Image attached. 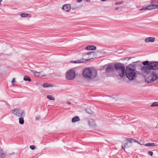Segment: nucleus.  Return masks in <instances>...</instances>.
Masks as SVG:
<instances>
[{
	"instance_id": "9d476101",
	"label": "nucleus",
	"mask_w": 158,
	"mask_h": 158,
	"mask_svg": "<svg viewBox=\"0 0 158 158\" xmlns=\"http://www.w3.org/2000/svg\"><path fill=\"white\" fill-rule=\"evenodd\" d=\"M114 71V66L112 64L108 65L106 69V71L108 73H112Z\"/></svg>"
},
{
	"instance_id": "6e6552de",
	"label": "nucleus",
	"mask_w": 158,
	"mask_h": 158,
	"mask_svg": "<svg viewBox=\"0 0 158 158\" xmlns=\"http://www.w3.org/2000/svg\"><path fill=\"white\" fill-rule=\"evenodd\" d=\"M151 70H154L158 69V62L152 61L148 63Z\"/></svg>"
},
{
	"instance_id": "58836bf2",
	"label": "nucleus",
	"mask_w": 158,
	"mask_h": 158,
	"mask_svg": "<svg viewBox=\"0 0 158 158\" xmlns=\"http://www.w3.org/2000/svg\"><path fill=\"white\" fill-rule=\"evenodd\" d=\"M135 142L138 143L140 144V143L139 142V141L138 140H136V141H135Z\"/></svg>"
},
{
	"instance_id": "cd10ccee",
	"label": "nucleus",
	"mask_w": 158,
	"mask_h": 158,
	"mask_svg": "<svg viewBox=\"0 0 158 158\" xmlns=\"http://www.w3.org/2000/svg\"><path fill=\"white\" fill-rule=\"evenodd\" d=\"M86 110L88 113L90 114H92V111H91L89 109H86Z\"/></svg>"
},
{
	"instance_id": "a19ab883",
	"label": "nucleus",
	"mask_w": 158,
	"mask_h": 158,
	"mask_svg": "<svg viewBox=\"0 0 158 158\" xmlns=\"http://www.w3.org/2000/svg\"><path fill=\"white\" fill-rule=\"evenodd\" d=\"M129 146H128L127 145V144L126 146V148H128Z\"/></svg>"
},
{
	"instance_id": "ddd939ff",
	"label": "nucleus",
	"mask_w": 158,
	"mask_h": 158,
	"mask_svg": "<svg viewBox=\"0 0 158 158\" xmlns=\"http://www.w3.org/2000/svg\"><path fill=\"white\" fill-rule=\"evenodd\" d=\"M155 38L154 37H149L145 40L146 42H153L155 40Z\"/></svg>"
},
{
	"instance_id": "f8f14e48",
	"label": "nucleus",
	"mask_w": 158,
	"mask_h": 158,
	"mask_svg": "<svg viewBox=\"0 0 158 158\" xmlns=\"http://www.w3.org/2000/svg\"><path fill=\"white\" fill-rule=\"evenodd\" d=\"M89 126L91 128H94L96 127L94 121L92 119H90L88 121Z\"/></svg>"
},
{
	"instance_id": "4c0bfd02",
	"label": "nucleus",
	"mask_w": 158,
	"mask_h": 158,
	"mask_svg": "<svg viewBox=\"0 0 158 158\" xmlns=\"http://www.w3.org/2000/svg\"><path fill=\"white\" fill-rule=\"evenodd\" d=\"M67 104H71V102H69L68 101H67Z\"/></svg>"
},
{
	"instance_id": "bb28decb",
	"label": "nucleus",
	"mask_w": 158,
	"mask_h": 158,
	"mask_svg": "<svg viewBox=\"0 0 158 158\" xmlns=\"http://www.w3.org/2000/svg\"><path fill=\"white\" fill-rule=\"evenodd\" d=\"M124 2L123 1H121L119 2H115V4L117 5H120L123 4L124 3Z\"/></svg>"
},
{
	"instance_id": "a18cd8bd",
	"label": "nucleus",
	"mask_w": 158,
	"mask_h": 158,
	"mask_svg": "<svg viewBox=\"0 0 158 158\" xmlns=\"http://www.w3.org/2000/svg\"><path fill=\"white\" fill-rule=\"evenodd\" d=\"M2 0H0V2H2Z\"/></svg>"
},
{
	"instance_id": "c9c22d12",
	"label": "nucleus",
	"mask_w": 158,
	"mask_h": 158,
	"mask_svg": "<svg viewBox=\"0 0 158 158\" xmlns=\"http://www.w3.org/2000/svg\"><path fill=\"white\" fill-rule=\"evenodd\" d=\"M82 0H77V2H82Z\"/></svg>"
},
{
	"instance_id": "423d86ee",
	"label": "nucleus",
	"mask_w": 158,
	"mask_h": 158,
	"mask_svg": "<svg viewBox=\"0 0 158 158\" xmlns=\"http://www.w3.org/2000/svg\"><path fill=\"white\" fill-rule=\"evenodd\" d=\"M10 111L15 115L19 117H24L25 116V114L24 111L20 109L16 108Z\"/></svg>"
},
{
	"instance_id": "4be33fe9",
	"label": "nucleus",
	"mask_w": 158,
	"mask_h": 158,
	"mask_svg": "<svg viewBox=\"0 0 158 158\" xmlns=\"http://www.w3.org/2000/svg\"><path fill=\"white\" fill-rule=\"evenodd\" d=\"M19 123L21 124H24V120L23 117H20L19 118Z\"/></svg>"
},
{
	"instance_id": "f3484780",
	"label": "nucleus",
	"mask_w": 158,
	"mask_h": 158,
	"mask_svg": "<svg viewBox=\"0 0 158 158\" xmlns=\"http://www.w3.org/2000/svg\"><path fill=\"white\" fill-rule=\"evenodd\" d=\"M80 119L79 117L76 116L73 118L72 119V122L73 123H75L78 121L80 120Z\"/></svg>"
},
{
	"instance_id": "0eeeda50",
	"label": "nucleus",
	"mask_w": 158,
	"mask_h": 158,
	"mask_svg": "<svg viewBox=\"0 0 158 158\" xmlns=\"http://www.w3.org/2000/svg\"><path fill=\"white\" fill-rule=\"evenodd\" d=\"M75 73L73 70H69L66 74V77L67 80H72L75 77Z\"/></svg>"
},
{
	"instance_id": "dca6fc26",
	"label": "nucleus",
	"mask_w": 158,
	"mask_h": 158,
	"mask_svg": "<svg viewBox=\"0 0 158 158\" xmlns=\"http://www.w3.org/2000/svg\"><path fill=\"white\" fill-rule=\"evenodd\" d=\"M20 16L22 17H28L29 18H31V17L30 14L26 13L21 14Z\"/></svg>"
},
{
	"instance_id": "a878e982",
	"label": "nucleus",
	"mask_w": 158,
	"mask_h": 158,
	"mask_svg": "<svg viewBox=\"0 0 158 158\" xmlns=\"http://www.w3.org/2000/svg\"><path fill=\"white\" fill-rule=\"evenodd\" d=\"M158 106V102H154L151 105V106Z\"/></svg>"
},
{
	"instance_id": "aec40b11",
	"label": "nucleus",
	"mask_w": 158,
	"mask_h": 158,
	"mask_svg": "<svg viewBox=\"0 0 158 158\" xmlns=\"http://www.w3.org/2000/svg\"><path fill=\"white\" fill-rule=\"evenodd\" d=\"M144 145L146 146H154L156 145L155 143H147L144 144Z\"/></svg>"
},
{
	"instance_id": "9b49d317",
	"label": "nucleus",
	"mask_w": 158,
	"mask_h": 158,
	"mask_svg": "<svg viewBox=\"0 0 158 158\" xmlns=\"http://www.w3.org/2000/svg\"><path fill=\"white\" fill-rule=\"evenodd\" d=\"M62 9L66 12H69L70 11L71 9V6L69 4H66L64 5L62 7Z\"/></svg>"
},
{
	"instance_id": "f03ea898",
	"label": "nucleus",
	"mask_w": 158,
	"mask_h": 158,
	"mask_svg": "<svg viewBox=\"0 0 158 158\" xmlns=\"http://www.w3.org/2000/svg\"><path fill=\"white\" fill-rule=\"evenodd\" d=\"M136 64L140 65L141 64V62L140 61L133 62L132 64H129L127 67L126 76L130 80H133L136 77L135 71Z\"/></svg>"
},
{
	"instance_id": "e433bc0d",
	"label": "nucleus",
	"mask_w": 158,
	"mask_h": 158,
	"mask_svg": "<svg viewBox=\"0 0 158 158\" xmlns=\"http://www.w3.org/2000/svg\"><path fill=\"white\" fill-rule=\"evenodd\" d=\"M158 128V124H157L156 126L155 127V128Z\"/></svg>"
},
{
	"instance_id": "ea45409f",
	"label": "nucleus",
	"mask_w": 158,
	"mask_h": 158,
	"mask_svg": "<svg viewBox=\"0 0 158 158\" xmlns=\"http://www.w3.org/2000/svg\"><path fill=\"white\" fill-rule=\"evenodd\" d=\"M119 9V8L118 7H116L115 8V10H118Z\"/></svg>"
},
{
	"instance_id": "5701e85b",
	"label": "nucleus",
	"mask_w": 158,
	"mask_h": 158,
	"mask_svg": "<svg viewBox=\"0 0 158 158\" xmlns=\"http://www.w3.org/2000/svg\"><path fill=\"white\" fill-rule=\"evenodd\" d=\"M23 80L25 81H31V78L27 76H25L23 78Z\"/></svg>"
},
{
	"instance_id": "f704fd0d",
	"label": "nucleus",
	"mask_w": 158,
	"mask_h": 158,
	"mask_svg": "<svg viewBox=\"0 0 158 158\" xmlns=\"http://www.w3.org/2000/svg\"><path fill=\"white\" fill-rule=\"evenodd\" d=\"M35 119L36 120H39L40 119V117L39 116H36L35 117Z\"/></svg>"
},
{
	"instance_id": "2eb2a0df",
	"label": "nucleus",
	"mask_w": 158,
	"mask_h": 158,
	"mask_svg": "<svg viewBox=\"0 0 158 158\" xmlns=\"http://www.w3.org/2000/svg\"><path fill=\"white\" fill-rule=\"evenodd\" d=\"M6 154H5L1 148L0 147V158H5Z\"/></svg>"
},
{
	"instance_id": "39448f33",
	"label": "nucleus",
	"mask_w": 158,
	"mask_h": 158,
	"mask_svg": "<svg viewBox=\"0 0 158 158\" xmlns=\"http://www.w3.org/2000/svg\"><path fill=\"white\" fill-rule=\"evenodd\" d=\"M82 57L83 59L85 60H88L96 57V54L94 52H92L83 55Z\"/></svg>"
},
{
	"instance_id": "412c9836",
	"label": "nucleus",
	"mask_w": 158,
	"mask_h": 158,
	"mask_svg": "<svg viewBox=\"0 0 158 158\" xmlns=\"http://www.w3.org/2000/svg\"><path fill=\"white\" fill-rule=\"evenodd\" d=\"M83 60L81 59L75 61H71L70 63H80L83 62Z\"/></svg>"
},
{
	"instance_id": "37998d69",
	"label": "nucleus",
	"mask_w": 158,
	"mask_h": 158,
	"mask_svg": "<svg viewBox=\"0 0 158 158\" xmlns=\"http://www.w3.org/2000/svg\"><path fill=\"white\" fill-rule=\"evenodd\" d=\"M100 0L101 1H106V0Z\"/></svg>"
},
{
	"instance_id": "b1692460",
	"label": "nucleus",
	"mask_w": 158,
	"mask_h": 158,
	"mask_svg": "<svg viewBox=\"0 0 158 158\" xmlns=\"http://www.w3.org/2000/svg\"><path fill=\"white\" fill-rule=\"evenodd\" d=\"M47 98L50 100H54L55 98L54 97H52L51 95H48L47 96Z\"/></svg>"
},
{
	"instance_id": "1a4fd4ad",
	"label": "nucleus",
	"mask_w": 158,
	"mask_h": 158,
	"mask_svg": "<svg viewBox=\"0 0 158 158\" xmlns=\"http://www.w3.org/2000/svg\"><path fill=\"white\" fill-rule=\"evenodd\" d=\"M158 9V4L157 5H152L148 6L145 7H143L139 10H150L156 8Z\"/></svg>"
},
{
	"instance_id": "4468645a",
	"label": "nucleus",
	"mask_w": 158,
	"mask_h": 158,
	"mask_svg": "<svg viewBox=\"0 0 158 158\" xmlns=\"http://www.w3.org/2000/svg\"><path fill=\"white\" fill-rule=\"evenodd\" d=\"M85 49L94 50L96 49V47L94 45H89L86 47Z\"/></svg>"
},
{
	"instance_id": "c756f323",
	"label": "nucleus",
	"mask_w": 158,
	"mask_h": 158,
	"mask_svg": "<svg viewBox=\"0 0 158 158\" xmlns=\"http://www.w3.org/2000/svg\"><path fill=\"white\" fill-rule=\"evenodd\" d=\"M30 148L31 149L34 150L35 148V147L34 145H31Z\"/></svg>"
},
{
	"instance_id": "c85d7f7f",
	"label": "nucleus",
	"mask_w": 158,
	"mask_h": 158,
	"mask_svg": "<svg viewBox=\"0 0 158 158\" xmlns=\"http://www.w3.org/2000/svg\"><path fill=\"white\" fill-rule=\"evenodd\" d=\"M79 8V7L77 6H73L72 7V9L73 10H75Z\"/></svg>"
},
{
	"instance_id": "473e14b6",
	"label": "nucleus",
	"mask_w": 158,
	"mask_h": 158,
	"mask_svg": "<svg viewBox=\"0 0 158 158\" xmlns=\"http://www.w3.org/2000/svg\"><path fill=\"white\" fill-rule=\"evenodd\" d=\"M41 73H40V77H44L46 75L44 73H43L42 74Z\"/></svg>"
},
{
	"instance_id": "79ce46f5",
	"label": "nucleus",
	"mask_w": 158,
	"mask_h": 158,
	"mask_svg": "<svg viewBox=\"0 0 158 158\" xmlns=\"http://www.w3.org/2000/svg\"><path fill=\"white\" fill-rule=\"evenodd\" d=\"M89 57V56H86L85 58H87L88 57Z\"/></svg>"
},
{
	"instance_id": "7ed1b4c3",
	"label": "nucleus",
	"mask_w": 158,
	"mask_h": 158,
	"mask_svg": "<svg viewBox=\"0 0 158 158\" xmlns=\"http://www.w3.org/2000/svg\"><path fill=\"white\" fill-rule=\"evenodd\" d=\"M97 71V70L94 68H88L83 70L82 75L85 78L89 80L94 78L96 76Z\"/></svg>"
},
{
	"instance_id": "7c9ffc66",
	"label": "nucleus",
	"mask_w": 158,
	"mask_h": 158,
	"mask_svg": "<svg viewBox=\"0 0 158 158\" xmlns=\"http://www.w3.org/2000/svg\"><path fill=\"white\" fill-rule=\"evenodd\" d=\"M148 154L150 155L151 156H152L153 155V153L151 151H148Z\"/></svg>"
},
{
	"instance_id": "2f4dec72",
	"label": "nucleus",
	"mask_w": 158,
	"mask_h": 158,
	"mask_svg": "<svg viewBox=\"0 0 158 158\" xmlns=\"http://www.w3.org/2000/svg\"><path fill=\"white\" fill-rule=\"evenodd\" d=\"M127 144H128V143H125V144L123 146V145H122V148L124 150L125 148H126V146Z\"/></svg>"
},
{
	"instance_id": "f257e3e1",
	"label": "nucleus",
	"mask_w": 158,
	"mask_h": 158,
	"mask_svg": "<svg viewBox=\"0 0 158 158\" xmlns=\"http://www.w3.org/2000/svg\"><path fill=\"white\" fill-rule=\"evenodd\" d=\"M142 64L145 66L142 67L140 70L145 74H149L151 72V75L147 78V81L148 83L152 82L156 80L157 78L156 73L154 71H151V69L148 63V61H146L142 62Z\"/></svg>"
},
{
	"instance_id": "a211bd4d",
	"label": "nucleus",
	"mask_w": 158,
	"mask_h": 158,
	"mask_svg": "<svg viewBox=\"0 0 158 158\" xmlns=\"http://www.w3.org/2000/svg\"><path fill=\"white\" fill-rule=\"evenodd\" d=\"M43 86L44 87H52L53 85L51 84H50L47 83H45L43 84Z\"/></svg>"
},
{
	"instance_id": "c03bdc74",
	"label": "nucleus",
	"mask_w": 158,
	"mask_h": 158,
	"mask_svg": "<svg viewBox=\"0 0 158 158\" xmlns=\"http://www.w3.org/2000/svg\"><path fill=\"white\" fill-rule=\"evenodd\" d=\"M128 58V60H129V59H131V58H130V57H128V58Z\"/></svg>"
},
{
	"instance_id": "393cba45",
	"label": "nucleus",
	"mask_w": 158,
	"mask_h": 158,
	"mask_svg": "<svg viewBox=\"0 0 158 158\" xmlns=\"http://www.w3.org/2000/svg\"><path fill=\"white\" fill-rule=\"evenodd\" d=\"M127 140L128 142H129L130 143H132L133 142H135V141H136V140H135L133 139H131V138H127Z\"/></svg>"
},
{
	"instance_id": "20e7f679",
	"label": "nucleus",
	"mask_w": 158,
	"mask_h": 158,
	"mask_svg": "<svg viewBox=\"0 0 158 158\" xmlns=\"http://www.w3.org/2000/svg\"><path fill=\"white\" fill-rule=\"evenodd\" d=\"M114 67L120 77H123L124 76L125 69L123 64L116 63L114 64Z\"/></svg>"
},
{
	"instance_id": "6ab92c4d",
	"label": "nucleus",
	"mask_w": 158,
	"mask_h": 158,
	"mask_svg": "<svg viewBox=\"0 0 158 158\" xmlns=\"http://www.w3.org/2000/svg\"><path fill=\"white\" fill-rule=\"evenodd\" d=\"M31 71L33 73L36 77H40V73H41L33 70H31Z\"/></svg>"
},
{
	"instance_id": "72a5a7b5",
	"label": "nucleus",
	"mask_w": 158,
	"mask_h": 158,
	"mask_svg": "<svg viewBox=\"0 0 158 158\" xmlns=\"http://www.w3.org/2000/svg\"><path fill=\"white\" fill-rule=\"evenodd\" d=\"M15 78H14L13 79L12 81H11V83L12 84H13L15 82Z\"/></svg>"
}]
</instances>
